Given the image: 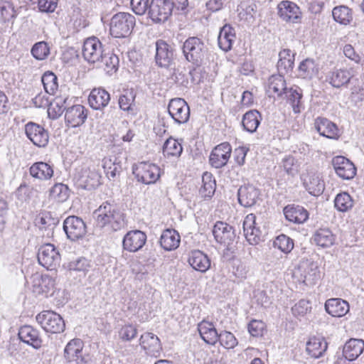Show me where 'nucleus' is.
I'll use <instances>...</instances> for the list:
<instances>
[{
    "instance_id": "obj_5",
    "label": "nucleus",
    "mask_w": 364,
    "mask_h": 364,
    "mask_svg": "<svg viewBox=\"0 0 364 364\" xmlns=\"http://www.w3.org/2000/svg\"><path fill=\"white\" fill-rule=\"evenodd\" d=\"M174 8L171 0H151L148 10V16L155 23L166 21Z\"/></svg>"
},
{
    "instance_id": "obj_11",
    "label": "nucleus",
    "mask_w": 364,
    "mask_h": 364,
    "mask_svg": "<svg viewBox=\"0 0 364 364\" xmlns=\"http://www.w3.org/2000/svg\"><path fill=\"white\" fill-rule=\"evenodd\" d=\"M104 54L103 46L98 38L92 36L84 41L82 56L90 63L99 62Z\"/></svg>"
},
{
    "instance_id": "obj_57",
    "label": "nucleus",
    "mask_w": 364,
    "mask_h": 364,
    "mask_svg": "<svg viewBox=\"0 0 364 364\" xmlns=\"http://www.w3.org/2000/svg\"><path fill=\"white\" fill-rule=\"evenodd\" d=\"M59 220L57 218H53L48 212L42 213L39 219L40 229H45L53 231L55 227L58 224Z\"/></svg>"
},
{
    "instance_id": "obj_56",
    "label": "nucleus",
    "mask_w": 364,
    "mask_h": 364,
    "mask_svg": "<svg viewBox=\"0 0 364 364\" xmlns=\"http://www.w3.org/2000/svg\"><path fill=\"white\" fill-rule=\"evenodd\" d=\"M92 267L91 262L85 257H80L72 261L68 264L70 270L80 272L85 274Z\"/></svg>"
},
{
    "instance_id": "obj_60",
    "label": "nucleus",
    "mask_w": 364,
    "mask_h": 364,
    "mask_svg": "<svg viewBox=\"0 0 364 364\" xmlns=\"http://www.w3.org/2000/svg\"><path fill=\"white\" fill-rule=\"evenodd\" d=\"M85 177L83 183L85 189L95 188L101 183V176L95 171H89Z\"/></svg>"
},
{
    "instance_id": "obj_2",
    "label": "nucleus",
    "mask_w": 364,
    "mask_h": 364,
    "mask_svg": "<svg viewBox=\"0 0 364 364\" xmlns=\"http://www.w3.org/2000/svg\"><path fill=\"white\" fill-rule=\"evenodd\" d=\"M135 17L129 13L119 12L110 21L109 31L114 38L128 36L135 26Z\"/></svg>"
},
{
    "instance_id": "obj_35",
    "label": "nucleus",
    "mask_w": 364,
    "mask_h": 364,
    "mask_svg": "<svg viewBox=\"0 0 364 364\" xmlns=\"http://www.w3.org/2000/svg\"><path fill=\"white\" fill-rule=\"evenodd\" d=\"M83 343L80 338L71 340L64 349V357L68 362H77L83 358Z\"/></svg>"
},
{
    "instance_id": "obj_38",
    "label": "nucleus",
    "mask_w": 364,
    "mask_h": 364,
    "mask_svg": "<svg viewBox=\"0 0 364 364\" xmlns=\"http://www.w3.org/2000/svg\"><path fill=\"white\" fill-rule=\"evenodd\" d=\"M352 75L348 70L336 69L328 73L326 81L333 87L339 88L347 85Z\"/></svg>"
},
{
    "instance_id": "obj_55",
    "label": "nucleus",
    "mask_w": 364,
    "mask_h": 364,
    "mask_svg": "<svg viewBox=\"0 0 364 364\" xmlns=\"http://www.w3.org/2000/svg\"><path fill=\"white\" fill-rule=\"evenodd\" d=\"M65 100L57 99L48 106V114L50 118L55 119L58 118L67 109L65 107Z\"/></svg>"
},
{
    "instance_id": "obj_64",
    "label": "nucleus",
    "mask_w": 364,
    "mask_h": 364,
    "mask_svg": "<svg viewBox=\"0 0 364 364\" xmlns=\"http://www.w3.org/2000/svg\"><path fill=\"white\" fill-rule=\"evenodd\" d=\"M311 309L309 301L301 299L292 308L291 311L294 316H303L308 313Z\"/></svg>"
},
{
    "instance_id": "obj_20",
    "label": "nucleus",
    "mask_w": 364,
    "mask_h": 364,
    "mask_svg": "<svg viewBox=\"0 0 364 364\" xmlns=\"http://www.w3.org/2000/svg\"><path fill=\"white\" fill-rule=\"evenodd\" d=\"M146 241V234L141 230H131L123 238V248L129 252H135L141 250Z\"/></svg>"
},
{
    "instance_id": "obj_27",
    "label": "nucleus",
    "mask_w": 364,
    "mask_h": 364,
    "mask_svg": "<svg viewBox=\"0 0 364 364\" xmlns=\"http://www.w3.org/2000/svg\"><path fill=\"white\" fill-rule=\"evenodd\" d=\"M325 309L333 317H341L349 311V304L342 299L332 298L326 301Z\"/></svg>"
},
{
    "instance_id": "obj_18",
    "label": "nucleus",
    "mask_w": 364,
    "mask_h": 364,
    "mask_svg": "<svg viewBox=\"0 0 364 364\" xmlns=\"http://www.w3.org/2000/svg\"><path fill=\"white\" fill-rule=\"evenodd\" d=\"M139 345L144 350L146 355L158 358L161 355L162 346L157 336L153 333L146 332L139 338Z\"/></svg>"
},
{
    "instance_id": "obj_31",
    "label": "nucleus",
    "mask_w": 364,
    "mask_h": 364,
    "mask_svg": "<svg viewBox=\"0 0 364 364\" xmlns=\"http://www.w3.org/2000/svg\"><path fill=\"white\" fill-rule=\"evenodd\" d=\"M285 94L287 102L292 107L293 112L296 114L300 113L304 109V105L302 100V90L299 87L294 85L287 89Z\"/></svg>"
},
{
    "instance_id": "obj_24",
    "label": "nucleus",
    "mask_w": 364,
    "mask_h": 364,
    "mask_svg": "<svg viewBox=\"0 0 364 364\" xmlns=\"http://www.w3.org/2000/svg\"><path fill=\"white\" fill-rule=\"evenodd\" d=\"M109 101V93L103 88H94L88 97L90 106L97 110L107 107Z\"/></svg>"
},
{
    "instance_id": "obj_29",
    "label": "nucleus",
    "mask_w": 364,
    "mask_h": 364,
    "mask_svg": "<svg viewBox=\"0 0 364 364\" xmlns=\"http://www.w3.org/2000/svg\"><path fill=\"white\" fill-rule=\"evenodd\" d=\"M314 127L320 135L326 138L336 139L338 136V129L336 124L326 118H316Z\"/></svg>"
},
{
    "instance_id": "obj_6",
    "label": "nucleus",
    "mask_w": 364,
    "mask_h": 364,
    "mask_svg": "<svg viewBox=\"0 0 364 364\" xmlns=\"http://www.w3.org/2000/svg\"><path fill=\"white\" fill-rule=\"evenodd\" d=\"M36 321L46 331L59 333L65 330V324L58 314L52 311H43L36 316Z\"/></svg>"
},
{
    "instance_id": "obj_28",
    "label": "nucleus",
    "mask_w": 364,
    "mask_h": 364,
    "mask_svg": "<svg viewBox=\"0 0 364 364\" xmlns=\"http://www.w3.org/2000/svg\"><path fill=\"white\" fill-rule=\"evenodd\" d=\"M33 291L38 294H48L54 288L55 281L48 275L32 276Z\"/></svg>"
},
{
    "instance_id": "obj_9",
    "label": "nucleus",
    "mask_w": 364,
    "mask_h": 364,
    "mask_svg": "<svg viewBox=\"0 0 364 364\" xmlns=\"http://www.w3.org/2000/svg\"><path fill=\"white\" fill-rule=\"evenodd\" d=\"M38 260L39 264L45 268L53 269L60 264V255L53 245L47 243L38 250Z\"/></svg>"
},
{
    "instance_id": "obj_36",
    "label": "nucleus",
    "mask_w": 364,
    "mask_h": 364,
    "mask_svg": "<svg viewBox=\"0 0 364 364\" xmlns=\"http://www.w3.org/2000/svg\"><path fill=\"white\" fill-rule=\"evenodd\" d=\"M235 38V29L230 24H225L220 28L218 38L220 48L225 52L230 50Z\"/></svg>"
},
{
    "instance_id": "obj_47",
    "label": "nucleus",
    "mask_w": 364,
    "mask_h": 364,
    "mask_svg": "<svg viewBox=\"0 0 364 364\" xmlns=\"http://www.w3.org/2000/svg\"><path fill=\"white\" fill-rule=\"evenodd\" d=\"M183 151V147L178 140L169 137L163 146V154L166 157H179Z\"/></svg>"
},
{
    "instance_id": "obj_53",
    "label": "nucleus",
    "mask_w": 364,
    "mask_h": 364,
    "mask_svg": "<svg viewBox=\"0 0 364 364\" xmlns=\"http://www.w3.org/2000/svg\"><path fill=\"white\" fill-rule=\"evenodd\" d=\"M100 60L105 65V70L107 73L112 75L118 70L119 60L113 53H104Z\"/></svg>"
},
{
    "instance_id": "obj_14",
    "label": "nucleus",
    "mask_w": 364,
    "mask_h": 364,
    "mask_svg": "<svg viewBox=\"0 0 364 364\" xmlns=\"http://www.w3.org/2000/svg\"><path fill=\"white\" fill-rule=\"evenodd\" d=\"M277 14L282 21L289 23H297L301 18L300 8L294 2L288 0L279 3Z\"/></svg>"
},
{
    "instance_id": "obj_15",
    "label": "nucleus",
    "mask_w": 364,
    "mask_h": 364,
    "mask_svg": "<svg viewBox=\"0 0 364 364\" xmlns=\"http://www.w3.org/2000/svg\"><path fill=\"white\" fill-rule=\"evenodd\" d=\"M243 232L247 241L250 245H255L262 241V231L257 225L255 215L248 214L245 218Z\"/></svg>"
},
{
    "instance_id": "obj_49",
    "label": "nucleus",
    "mask_w": 364,
    "mask_h": 364,
    "mask_svg": "<svg viewBox=\"0 0 364 364\" xmlns=\"http://www.w3.org/2000/svg\"><path fill=\"white\" fill-rule=\"evenodd\" d=\"M69 196V188L67 185L61 183H55L50 191V196L59 203L66 201Z\"/></svg>"
},
{
    "instance_id": "obj_51",
    "label": "nucleus",
    "mask_w": 364,
    "mask_h": 364,
    "mask_svg": "<svg viewBox=\"0 0 364 364\" xmlns=\"http://www.w3.org/2000/svg\"><path fill=\"white\" fill-rule=\"evenodd\" d=\"M45 91L50 94L54 95L58 88V82L57 76L51 71H46L41 77Z\"/></svg>"
},
{
    "instance_id": "obj_59",
    "label": "nucleus",
    "mask_w": 364,
    "mask_h": 364,
    "mask_svg": "<svg viewBox=\"0 0 364 364\" xmlns=\"http://www.w3.org/2000/svg\"><path fill=\"white\" fill-rule=\"evenodd\" d=\"M135 95L132 91L127 90L121 95L119 98V105L121 109L124 111H130L133 109Z\"/></svg>"
},
{
    "instance_id": "obj_32",
    "label": "nucleus",
    "mask_w": 364,
    "mask_h": 364,
    "mask_svg": "<svg viewBox=\"0 0 364 364\" xmlns=\"http://www.w3.org/2000/svg\"><path fill=\"white\" fill-rule=\"evenodd\" d=\"M286 219L297 224L304 223L309 218L308 211L302 206L289 205L284 208Z\"/></svg>"
},
{
    "instance_id": "obj_10",
    "label": "nucleus",
    "mask_w": 364,
    "mask_h": 364,
    "mask_svg": "<svg viewBox=\"0 0 364 364\" xmlns=\"http://www.w3.org/2000/svg\"><path fill=\"white\" fill-rule=\"evenodd\" d=\"M168 112L178 124L186 123L190 117L189 106L182 98L171 100L168 105Z\"/></svg>"
},
{
    "instance_id": "obj_4",
    "label": "nucleus",
    "mask_w": 364,
    "mask_h": 364,
    "mask_svg": "<svg viewBox=\"0 0 364 364\" xmlns=\"http://www.w3.org/2000/svg\"><path fill=\"white\" fill-rule=\"evenodd\" d=\"M132 173L138 181L149 185L160 177V168L154 164L141 161L132 166Z\"/></svg>"
},
{
    "instance_id": "obj_37",
    "label": "nucleus",
    "mask_w": 364,
    "mask_h": 364,
    "mask_svg": "<svg viewBox=\"0 0 364 364\" xmlns=\"http://www.w3.org/2000/svg\"><path fill=\"white\" fill-rule=\"evenodd\" d=\"M198 330L206 343L215 345L218 341L219 333L213 323L203 320L198 323Z\"/></svg>"
},
{
    "instance_id": "obj_1",
    "label": "nucleus",
    "mask_w": 364,
    "mask_h": 364,
    "mask_svg": "<svg viewBox=\"0 0 364 364\" xmlns=\"http://www.w3.org/2000/svg\"><path fill=\"white\" fill-rule=\"evenodd\" d=\"M94 215L96 225L108 233L120 231L127 227L125 215L114 203L104 202L95 210Z\"/></svg>"
},
{
    "instance_id": "obj_43",
    "label": "nucleus",
    "mask_w": 364,
    "mask_h": 364,
    "mask_svg": "<svg viewBox=\"0 0 364 364\" xmlns=\"http://www.w3.org/2000/svg\"><path fill=\"white\" fill-rule=\"evenodd\" d=\"M203 185L199 190L200 196L205 199H210L215 192L216 183L213 176L208 172L203 173L202 176Z\"/></svg>"
},
{
    "instance_id": "obj_17",
    "label": "nucleus",
    "mask_w": 364,
    "mask_h": 364,
    "mask_svg": "<svg viewBox=\"0 0 364 364\" xmlns=\"http://www.w3.org/2000/svg\"><path fill=\"white\" fill-rule=\"evenodd\" d=\"M332 165L336 174L342 179H352L356 174L354 164L344 156H335L332 160Z\"/></svg>"
},
{
    "instance_id": "obj_52",
    "label": "nucleus",
    "mask_w": 364,
    "mask_h": 364,
    "mask_svg": "<svg viewBox=\"0 0 364 364\" xmlns=\"http://www.w3.org/2000/svg\"><path fill=\"white\" fill-rule=\"evenodd\" d=\"M273 246L285 254H289L293 250L294 244L291 238L286 235H278L273 242Z\"/></svg>"
},
{
    "instance_id": "obj_46",
    "label": "nucleus",
    "mask_w": 364,
    "mask_h": 364,
    "mask_svg": "<svg viewBox=\"0 0 364 364\" xmlns=\"http://www.w3.org/2000/svg\"><path fill=\"white\" fill-rule=\"evenodd\" d=\"M315 244L321 247H329L335 241L334 235L329 228L317 230L313 237Z\"/></svg>"
},
{
    "instance_id": "obj_12",
    "label": "nucleus",
    "mask_w": 364,
    "mask_h": 364,
    "mask_svg": "<svg viewBox=\"0 0 364 364\" xmlns=\"http://www.w3.org/2000/svg\"><path fill=\"white\" fill-rule=\"evenodd\" d=\"M63 230L68 238L72 241L82 238L87 232L84 221L75 215L69 216L64 220Z\"/></svg>"
},
{
    "instance_id": "obj_22",
    "label": "nucleus",
    "mask_w": 364,
    "mask_h": 364,
    "mask_svg": "<svg viewBox=\"0 0 364 364\" xmlns=\"http://www.w3.org/2000/svg\"><path fill=\"white\" fill-rule=\"evenodd\" d=\"M259 195V190L254 186H242L237 191L238 202L244 207H251L256 203Z\"/></svg>"
},
{
    "instance_id": "obj_16",
    "label": "nucleus",
    "mask_w": 364,
    "mask_h": 364,
    "mask_svg": "<svg viewBox=\"0 0 364 364\" xmlns=\"http://www.w3.org/2000/svg\"><path fill=\"white\" fill-rule=\"evenodd\" d=\"M232 151L231 146L228 142H224L216 146L212 151L209 161L211 166L215 168H220L225 166L230 157Z\"/></svg>"
},
{
    "instance_id": "obj_26",
    "label": "nucleus",
    "mask_w": 364,
    "mask_h": 364,
    "mask_svg": "<svg viewBox=\"0 0 364 364\" xmlns=\"http://www.w3.org/2000/svg\"><path fill=\"white\" fill-rule=\"evenodd\" d=\"M189 264L196 271L205 272L210 267V259L200 250L192 251L188 257Z\"/></svg>"
},
{
    "instance_id": "obj_45",
    "label": "nucleus",
    "mask_w": 364,
    "mask_h": 364,
    "mask_svg": "<svg viewBox=\"0 0 364 364\" xmlns=\"http://www.w3.org/2000/svg\"><path fill=\"white\" fill-rule=\"evenodd\" d=\"M102 163L106 176L110 181L114 180L117 176H119L122 170L121 161L115 156H114V159L105 157Z\"/></svg>"
},
{
    "instance_id": "obj_44",
    "label": "nucleus",
    "mask_w": 364,
    "mask_h": 364,
    "mask_svg": "<svg viewBox=\"0 0 364 364\" xmlns=\"http://www.w3.org/2000/svg\"><path fill=\"white\" fill-rule=\"evenodd\" d=\"M272 75L268 80V92L270 94H276L278 97H281L282 94L287 91L286 80L283 75Z\"/></svg>"
},
{
    "instance_id": "obj_54",
    "label": "nucleus",
    "mask_w": 364,
    "mask_h": 364,
    "mask_svg": "<svg viewBox=\"0 0 364 364\" xmlns=\"http://www.w3.org/2000/svg\"><path fill=\"white\" fill-rule=\"evenodd\" d=\"M31 53L36 60H43L50 55V47L46 41L37 42L32 46Z\"/></svg>"
},
{
    "instance_id": "obj_19",
    "label": "nucleus",
    "mask_w": 364,
    "mask_h": 364,
    "mask_svg": "<svg viewBox=\"0 0 364 364\" xmlns=\"http://www.w3.org/2000/svg\"><path fill=\"white\" fill-rule=\"evenodd\" d=\"M87 118V109L81 105L67 108L65 113V123L73 128L83 124Z\"/></svg>"
},
{
    "instance_id": "obj_42",
    "label": "nucleus",
    "mask_w": 364,
    "mask_h": 364,
    "mask_svg": "<svg viewBox=\"0 0 364 364\" xmlns=\"http://www.w3.org/2000/svg\"><path fill=\"white\" fill-rule=\"evenodd\" d=\"M318 73V67L316 62L310 58L301 61L298 68V75L303 79H312Z\"/></svg>"
},
{
    "instance_id": "obj_62",
    "label": "nucleus",
    "mask_w": 364,
    "mask_h": 364,
    "mask_svg": "<svg viewBox=\"0 0 364 364\" xmlns=\"http://www.w3.org/2000/svg\"><path fill=\"white\" fill-rule=\"evenodd\" d=\"M137 334V328L132 325L127 324L123 326L119 332V336L122 341H129L134 338Z\"/></svg>"
},
{
    "instance_id": "obj_41",
    "label": "nucleus",
    "mask_w": 364,
    "mask_h": 364,
    "mask_svg": "<svg viewBox=\"0 0 364 364\" xmlns=\"http://www.w3.org/2000/svg\"><path fill=\"white\" fill-rule=\"evenodd\" d=\"M261 120V114L256 109H252L243 115L242 125L245 131L254 133L257 131Z\"/></svg>"
},
{
    "instance_id": "obj_33",
    "label": "nucleus",
    "mask_w": 364,
    "mask_h": 364,
    "mask_svg": "<svg viewBox=\"0 0 364 364\" xmlns=\"http://www.w3.org/2000/svg\"><path fill=\"white\" fill-rule=\"evenodd\" d=\"M364 350V341L362 339L350 338L344 345L343 355L346 359L355 360Z\"/></svg>"
},
{
    "instance_id": "obj_63",
    "label": "nucleus",
    "mask_w": 364,
    "mask_h": 364,
    "mask_svg": "<svg viewBox=\"0 0 364 364\" xmlns=\"http://www.w3.org/2000/svg\"><path fill=\"white\" fill-rule=\"evenodd\" d=\"M14 16V10L12 5L4 0H0V20L6 21Z\"/></svg>"
},
{
    "instance_id": "obj_61",
    "label": "nucleus",
    "mask_w": 364,
    "mask_h": 364,
    "mask_svg": "<svg viewBox=\"0 0 364 364\" xmlns=\"http://www.w3.org/2000/svg\"><path fill=\"white\" fill-rule=\"evenodd\" d=\"M279 166L284 168L289 175H294L297 172L296 161L291 155L285 156Z\"/></svg>"
},
{
    "instance_id": "obj_7",
    "label": "nucleus",
    "mask_w": 364,
    "mask_h": 364,
    "mask_svg": "<svg viewBox=\"0 0 364 364\" xmlns=\"http://www.w3.org/2000/svg\"><path fill=\"white\" fill-rule=\"evenodd\" d=\"M156 64L161 68H169L174 65L176 60V53L174 48L165 41L160 39L155 43Z\"/></svg>"
},
{
    "instance_id": "obj_48",
    "label": "nucleus",
    "mask_w": 364,
    "mask_h": 364,
    "mask_svg": "<svg viewBox=\"0 0 364 364\" xmlns=\"http://www.w3.org/2000/svg\"><path fill=\"white\" fill-rule=\"evenodd\" d=\"M333 19L343 25H348L353 20L351 10L346 6H336L332 11Z\"/></svg>"
},
{
    "instance_id": "obj_34",
    "label": "nucleus",
    "mask_w": 364,
    "mask_h": 364,
    "mask_svg": "<svg viewBox=\"0 0 364 364\" xmlns=\"http://www.w3.org/2000/svg\"><path fill=\"white\" fill-rule=\"evenodd\" d=\"M161 247L166 251H172L178 247L181 236L174 229H166L163 231L159 240Z\"/></svg>"
},
{
    "instance_id": "obj_3",
    "label": "nucleus",
    "mask_w": 364,
    "mask_h": 364,
    "mask_svg": "<svg viewBox=\"0 0 364 364\" xmlns=\"http://www.w3.org/2000/svg\"><path fill=\"white\" fill-rule=\"evenodd\" d=\"M183 53L186 59L196 65H200L208 51L204 42L198 37H189L183 45Z\"/></svg>"
},
{
    "instance_id": "obj_8",
    "label": "nucleus",
    "mask_w": 364,
    "mask_h": 364,
    "mask_svg": "<svg viewBox=\"0 0 364 364\" xmlns=\"http://www.w3.org/2000/svg\"><path fill=\"white\" fill-rule=\"evenodd\" d=\"M213 234L217 242L223 245L228 250L236 239V234L232 226L223 222L218 221L213 226Z\"/></svg>"
},
{
    "instance_id": "obj_39",
    "label": "nucleus",
    "mask_w": 364,
    "mask_h": 364,
    "mask_svg": "<svg viewBox=\"0 0 364 364\" xmlns=\"http://www.w3.org/2000/svg\"><path fill=\"white\" fill-rule=\"evenodd\" d=\"M31 176L41 181L50 179L53 176V166L48 163L38 161L34 163L29 168Z\"/></svg>"
},
{
    "instance_id": "obj_40",
    "label": "nucleus",
    "mask_w": 364,
    "mask_h": 364,
    "mask_svg": "<svg viewBox=\"0 0 364 364\" xmlns=\"http://www.w3.org/2000/svg\"><path fill=\"white\" fill-rule=\"evenodd\" d=\"M295 53L290 49L284 48L279 53L277 69L279 73L286 74L291 71L294 64Z\"/></svg>"
},
{
    "instance_id": "obj_13",
    "label": "nucleus",
    "mask_w": 364,
    "mask_h": 364,
    "mask_svg": "<svg viewBox=\"0 0 364 364\" xmlns=\"http://www.w3.org/2000/svg\"><path fill=\"white\" fill-rule=\"evenodd\" d=\"M26 136L36 146L45 147L49 140V135L41 125L30 122L25 125Z\"/></svg>"
},
{
    "instance_id": "obj_50",
    "label": "nucleus",
    "mask_w": 364,
    "mask_h": 364,
    "mask_svg": "<svg viewBox=\"0 0 364 364\" xmlns=\"http://www.w3.org/2000/svg\"><path fill=\"white\" fill-rule=\"evenodd\" d=\"M334 206L340 212H346L353 206V200L347 192H342L336 196Z\"/></svg>"
},
{
    "instance_id": "obj_58",
    "label": "nucleus",
    "mask_w": 364,
    "mask_h": 364,
    "mask_svg": "<svg viewBox=\"0 0 364 364\" xmlns=\"http://www.w3.org/2000/svg\"><path fill=\"white\" fill-rule=\"evenodd\" d=\"M218 341L220 345L226 349H232L237 345V340L235 336L231 332L226 331L219 333Z\"/></svg>"
},
{
    "instance_id": "obj_21",
    "label": "nucleus",
    "mask_w": 364,
    "mask_h": 364,
    "mask_svg": "<svg viewBox=\"0 0 364 364\" xmlns=\"http://www.w3.org/2000/svg\"><path fill=\"white\" fill-rule=\"evenodd\" d=\"M298 270L304 282L312 284L319 278L317 263L311 259H303L299 264Z\"/></svg>"
},
{
    "instance_id": "obj_30",
    "label": "nucleus",
    "mask_w": 364,
    "mask_h": 364,
    "mask_svg": "<svg viewBox=\"0 0 364 364\" xmlns=\"http://www.w3.org/2000/svg\"><path fill=\"white\" fill-rule=\"evenodd\" d=\"M306 191L312 196H318L324 191V183L318 173H309L304 179Z\"/></svg>"
},
{
    "instance_id": "obj_23",
    "label": "nucleus",
    "mask_w": 364,
    "mask_h": 364,
    "mask_svg": "<svg viewBox=\"0 0 364 364\" xmlns=\"http://www.w3.org/2000/svg\"><path fill=\"white\" fill-rule=\"evenodd\" d=\"M19 339L23 343L33 346L34 348H39L42 344V340L39 332L31 326H23L19 328L18 333Z\"/></svg>"
},
{
    "instance_id": "obj_25",
    "label": "nucleus",
    "mask_w": 364,
    "mask_h": 364,
    "mask_svg": "<svg viewBox=\"0 0 364 364\" xmlns=\"http://www.w3.org/2000/svg\"><path fill=\"white\" fill-rule=\"evenodd\" d=\"M328 348V343L323 337L313 336L306 343V352L314 358L322 357Z\"/></svg>"
}]
</instances>
